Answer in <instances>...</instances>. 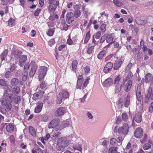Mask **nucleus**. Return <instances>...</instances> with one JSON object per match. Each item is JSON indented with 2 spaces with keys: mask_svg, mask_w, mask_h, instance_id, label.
<instances>
[{
  "mask_svg": "<svg viewBox=\"0 0 153 153\" xmlns=\"http://www.w3.org/2000/svg\"><path fill=\"white\" fill-rule=\"evenodd\" d=\"M69 144V141L67 140L66 137H62L58 140V146L60 147L58 149V150L63 151L65 147L67 146Z\"/></svg>",
  "mask_w": 153,
  "mask_h": 153,
  "instance_id": "nucleus-1",
  "label": "nucleus"
},
{
  "mask_svg": "<svg viewBox=\"0 0 153 153\" xmlns=\"http://www.w3.org/2000/svg\"><path fill=\"white\" fill-rule=\"evenodd\" d=\"M129 127L127 123H124L122 126L119 127L118 129L119 133H122L124 135H127L128 132Z\"/></svg>",
  "mask_w": 153,
  "mask_h": 153,
  "instance_id": "nucleus-2",
  "label": "nucleus"
},
{
  "mask_svg": "<svg viewBox=\"0 0 153 153\" xmlns=\"http://www.w3.org/2000/svg\"><path fill=\"white\" fill-rule=\"evenodd\" d=\"M47 70V68L43 66L41 67L39 71V80H41L44 78Z\"/></svg>",
  "mask_w": 153,
  "mask_h": 153,
  "instance_id": "nucleus-3",
  "label": "nucleus"
},
{
  "mask_svg": "<svg viewBox=\"0 0 153 153\" xmlns=\"http://www.w3.org/2000/svg\"><path fill=\"white\" fill-rule=\"evenodd\" d=\"M59 122V119H54L51 120L49 124L48 127L49 128H54L58 125Z\"/></svg>",
  "mask_w": 153,
  "mask_h": 153,
  "instance_id": "nucleus-4",
  "label": "nucleus"
},
{
  "mask_svg": "<svg viewBox=\"0 0 153 153\" xmlns=\"http://www.w3.org/2000/svg\"><path fill=\"white\" fill-rule=\"evenodd\" d=\"M65 108L60 107L57 108L55 112V115L56 117H59L63 115L65 113Z\"/></svg>",
  "mask_w": 153,
  "mask_h": 153,
  "instance_id": "nucleus-5",
  "label": "nucleus"
},
{
  "mask_svg": "<svg viewBox=\"0 0 153 153\" xmlns=\"http://www.w3.org/2000/svg\"><path fill=\"white\" fill-rule=\"evenodd\" d=\"M1 105L4 106H6L7 110H10L11 109V105L7 99L3 97L1 100Z\"/></svg>",
  "mask_w": 153,
  "mask_h": 153,
  "instance_id": "nucleus-6",
  "label": "nucleus"
},
{
  "mask_svg": "<svg viewBox=\"0 0 153 153\" xmlns=\"http://www.w3.org/2000/svg\"><path fill=\"white\" fill-rule=\"evenodd\" d=\"M3 97L5 98L9 102H12L13 100L14 97L13 94L11 93H4Z\"/></svg>",
  "mask_w": 153,
  "mask_h": 153,
  "instance_id": "nucleus-7",
  "label": "nucleus"
},
{
  "mask_svg": "<svg viewBox=\"0 0 153 153\" xmlns=\"http://www.w3.org/2000/svg\"><path fill=\"white\" fill-rule=\"evenodd\" d=\"M74 19L73 13L72 12H70L66 14V19L68 23H72L74 21Z\"/></svg>",
  "mask_w": 153,
  "mask_h": 153,
  "instance_id": "nucleus-8",
  "label": "nucleus"
},
{
  "mask_svg": "<svg viewBox=\"0 0 153 153\" xmlns=\"http://www.w3.org/2000/svg\"><path fill=\"white\" fill-rule=\"evenodd\" d=\"M22 52L18 49H16L13 50L11 53L12 56L16 59H18L22 54Z\"/></svg>",
  "mask_w": 153,
  "mask_h": 153,
  "instance_id": "nucleus-9",
  "label": "nucleus"
},
{
  "mask_svg": "<svg viewBox=\"0 0 153 153\" xmlns=\"http://www.w3.org/2000/svg\"><path fill=\"white\" fill-rule=\"evenodd\" d=\"M132 84V82L131 80H128L126 83H125L124 85V90L126 92L129 91L131 88Z\"/></svg>",
  "mask_w": 153,
  "mask_h": 153,
  "instance_id": "nucleus-10",
  "label": "nucleus"
},
{
  "mask_svg": "<svg viewBox=\"0 0 153 153\" xmlns=\"http://www.w3.org/2000/svg\"><path fill=\"white\" fill-rule=\"evenodd\" d=\"M134 136L137 138H140L143 135L142 129L140 128H136L134 132Z\"/></svg>",
  "mask_w": 153,
  "mask_h": 153,
  "instance_id": "nucleus-11",
  "label": "nucleus"
},
{
  "mask_svg": "<svg viewBox=\"0 0 153 153\" xmlns=\"http://www.w3.org/2000/svg\"><path fill=\"white\" fill-rule=\"evenodd\" d=\"M123 62L122 59L120 58L117 60L114 65V70H118L121 66Z\"/></svg>",
  "mask_w": 153,
  "mask_h": 153,
  "instance_id": "nucleus-12",
  "label": "nucleus"
},
{
  "mask_svg": "<svg viewBox=\"0 0 153 153\" xmlns=\"http://www.w3.org/2000/svg\"><path fill=\"white\" fill-rule=\"evenodd\" d=\"M44 91H39L33 95V98L34 100H38L42 97Z\"/></svg>",
  "mask_w": 153,
  "mask_h": 153,
  "instance_id": "nucleus-13",
  "label": "nucleus"
},
{
  "mask_svg": "<svg viewBox=\"0 0 153 153\" xmlns=\"http://www.w3.org/2000/svg\"><path fill=\"white\" fill-rule=\"evenodd\" d=\"M113 66V64L111 62L108 63L105 65L103 69V71L105 73H107L110 71Z\"/></svg>",
  "mask_w": 153,
  "mask_h": 153,
  "instance_id": "nucleus-14",
  "label": "nucleus"
},
{
  "mask_svg": "<svg viewBox=\"0 0 153 153\" xmlns=\"http://www.w3.org/2000/svg\"><path fill=\"white\" fill-rule=\"evenodd\" d=\"M146 95L149 98H150L151 100H153V88H152L151 87H149L146 91Z\"/></svg>",
  "mask_w": 153,
  "mask_h": 153,
  "instance_id": "nucleus-15",
  "label": "nucleus"
},
{
  "mask_svg": "<svg viewBox=\"0 0 153 153\" xmlns=\"http://www.w3.org/2000/svg\"><path fill=\"white\" fill-rule=\"evenodd\" d=\"M27 59V56L26 55H22L20 58L19 61V65L21 66L22 67L24 65Z\"/></svg>",
  "mask_w": 153,
  "mask_h": 153,
  "instance_id": "nucleus-16",
  "label": "nucleus"
},
{
  "mask_svg": "<svg viewBox=\"0 0 153 153\" xmlns=\"http://www.w3.org/2000/svg\"><path fill=\"white\" fill-rule=\"evenodd\" d=\"M37 68V65L36 64H34L32 67L29 73V75L31 77H32L34 76Z\"/></svg>",
  "mask_w": 153,
  "mask_h": 153,
  "instance_id": "nucleus-17",
  "label": "nucleus"
},
{
  "mask_svg": "<svg viewBox=\"0 0 153 153\" xmlns=\"http://www.w3.org/2000/svg\"><path fill=\"white\" fill-rule=\"evenodd\" d=\"M43 106V103L41 102H39L38 103V105L35 108V112L36 113H38L40 112Z\"/></svg>",
  "mask_w": 153,
  "mask_h": 153,
  "instance_id": "nucleus-18",
  "label": "nucleus"
},
{
  "mask_svg": "<svg viewBox=\"0 0 153 153\" xmlns=\"http://www.w3.org/2000/svg\"><path fill=\"white\" fill-rule=\"evenodd\" d=\"M106 41L109 44L112 43L114 42V38L112 34H107Z\"/></svg>",
  "mask_w": 153,
  "mask_h": 153,
  "instance_id": "nucleus-19",
  "label": "nucleus"
},
{
  "mask_svg": "<svg viewBox=\"0 0 153 153\" xmlns=\"http://www.w3.org/2000/svg\"><path fill=\"white\" fill-rule=\"evenodd\" d=\"M19 83V81L16 78H13L10 81V84L12 86H17Z\"/></svg>",
  "mask_w": 153,
  "mask_h": 153,
  "instance_id": "nucleus-20",
  "label": "nucleus"
},
{
  "mask_svg": "<svg viewBox=\"0 0 153 153\" xmlns=\"http://www.w3.org/2000/svg\"><path fill=\"white\" fill-rule=\"evenodd\" d=\"M152 75L150 73H149L145 76V81L146 83H149L150 82L152 81Z\"/></svg>",
  "mask_w": 153,
  "mask_h": 153,
  "instance_id": "nucleus-21",
  "label": "nucleus"
},
{
  "mask_svg": "<svg viewBox=\"0 0 153 153\" xmlns=\"http://www.w3.org/2000/svg\"><path fill=\"white\" fill-rule=\"evenodd\" d=\"M59 93L62 94L61 95L63 97L64 100L68 98L69 96V93L65 90H63L62 92H60Z\"/></svg>",
  "mask_w": 153,
  "mask_h": 153,
  "instance_id": "nucleus-22",
  "label": "nucleus"
},
{
  "mask_svg": "<svg viewBox=\"0 0 153 153\" xmlns=\"http://www.w3.org/2000/svg\"><path fill=\"white\" fill-rule=\"evenodd\" d=\"M20 92V88L18 86H16L12 89V94L15 95H17Z\"/></svg>",
  "mask_w": 153,
  "mask_h": 153,
  "instance_id": "nucleus-23",
  "label": "nucleus"
},
{
  "mask_svg": "<svg viewBox=\"0 0 153 153\" xmlns=\"http://www.w3.org/2000/svg\"><path fill=\"white\" fill-rule=\"evenodd\" d=\"M69 125V122L67 120L63 121L60 126V129H62L68 127Z\"/></svg>",
  "mask_w": 153,
  "mask_h": 153,
  "instance_id": "nucleus-24",
  "label": "nucleus"
},
{
  "mask_svg": "<svg viewBox=\"0 0 153 153\" xmlns=\"http://www.w3.org/2000/svg\"><path fill=\"white\" fill-rule=\"evenodd\" d=\"M134 120L137 123L140 122L142 120V117L140 113H137L135 114L134 118Z\"/></svg>",
  "mask_w": 153,
  "mask_h": 153,
  "instance_id": "nucleus-25",
  "label": "nucleus"
},
{
  "mask_svg": "<svg viewBox=\"0 0 153 153\" xmlns=\"http://www.w3.org/2000/svg\"><path fill=\"white\" fill-rule=\"evenodd\" d=\"M7 113V111L4 108L0 107V116L2 118H4L3 115H6Z\"/></svg>",
  "mask_w": 153,
  "mask_h": 153,
  "instance_id": "nucleus-26",
  "label": "nucleus"
},
{
  "mask_svg": "<svg viewBox=\"0 0 153 153\" xmlns=\"http://www.w3.org/2000/svg\"><path fill=\"white\" fill-rule=\"evenodd\" d=\"M112 81V80L111 78H108L106 79L104 82L103 85L105 87H108L109 86Z\"/></svg>",
  "mask_w": 153,
  "mask_h": 153,
  "instance_id": "nucleus-27",
  "label": "nucleus"
},
{
  "mask_svg": "<svg viewBox=\"0 0 153 153\" xmlns=\"http://www.w3.org/2000/svg\"><path fill=\"white\" fill-rule=\"evenodd\" d=\"M56 6L55 5H49L48 7V11L50 13H53L55 11Z\"/></svg>",
  "mask_w": 153,
  "mask_h": 153,
  "instance_id": "nucleus-28",
  "label": "nucleus"
},
{
  "mask_svg": "<svg viewBox=\"0 0 153 153\" xmlns=\"http://www.w3.org/2000/svg\"><path fill=\"white\" fill-rule=\"evenodd\" d=\"M61 25L60 26L61 29L62 30L67 31L68 29V25L66 24L65 21H64L63 22H61Z\"/></svg>",
  "mask_w": 153,
  "mask_h": 153,
  "instance_id": "nucleus-29",
  "label": "nucleus"
},
{
  "mask_svg": "<svg viewBox=\"0 0 153 153\" xmlns=\"http://www.w3.org/2000/svg\"><path fill=\"white\" fill-rule=\"evenodd\" d=\"M62 94H59L57 97V103L58 104H61L62 102L63 97L61 95Z\"/></svg>",
  "mask_w": 153,
  "mask_h": 153,
  "instance_id": "nucleus-30",
  "label": "nucleus"
},
{
  "mask_svg": "<svg viewBox=\"0 0 153 153\" xmlns=\"http://www.w3.org/2000/svg\"><path fill=\"white\" fill-rule=\"evenodd\" d=\"M78 62L76 60H74L72 63V70L74 71H75L76 70Z\"/></svg>",
  "mask_w": 153,
  "mask_h": 153,
  "instance_id": "nucleus-31",
  "label": "nucleus"
},
{
  "mask_svg": "<svg viewBox=\"0 0 153 153\" xmlns=\"http://www.w3.org/2000/svg\"><path fill=\"white\" fill-rule=\"evenodd\" d=\"M28 75V73L27 71H24L22 75V80L24 81H26Z\"/></svg>",
  "mask_w": 153,
  "mask_h": 153,
  "instance_id": "nucleus-32",
  "label": "nucleus"
},
{
  "mask_svg": "<svg viewBox=\"0 0 153 153\" xmlns=\"http://www.w3.org/2000/svg\"><path fill=\"white\" fill-rule=\"evenodd\" d=\"M106 52L105 51H102L97 55L98 58L100 59H101L102 58L105 56Z\"/></svg>",
  "mask_w": 153,
  "mask_h": 153,
  "instance_id": "nucleus-33",
  "label": "nucleus"
},
{
  "mask_svg": "<svg viewBox=\"0 0 153 153\" xmlns=\"http://www.w3.org/2000/svg\"><path fill=\"white\" fill-rule=\"evenodd\" d=\"M130 102V96L129 94H128L126 99V101L125 102V106L126 107H128L129 105Z\"/></svg>",
  "mask_w": 153,
  "mask_h": 153,
  "instance_id": "nucleus-34",
  "label": "nucleus"
},
{
  "mask_svg": "<svg viewBox=\"0 0 153 153\" xmlns=\"http://www.w3.org/2000/svg\"><path fill=\"white\" fill-rule=\"evenodd\" d=\"M29 132L32 136L34 137L36 136V132L35 129L32 126L29 127Z\"/></svg>",
  "mask_w": 153,
  "mask_h": 153,
  "instance_id": "nucleus-35",
  "label": "nucleus"
},
{
  "mask_svg": "<svg viewBox=\"0 0 153 153\" xmlns=\"http://www.w3.org/2000/svg\"><path fill=\"white\" fill-rule=\"evenodd\" d=\"M73 149L74 150H77L79 151L82 150L81 146L78 143H75L73 146Z\"/></svg>",
  "mask_w": 153,
  "mask_h": 153,
  "instance_id": "nucleus-36",
  "label": "nucleus"
},
{
  "mask_svg": "<svg viewBox=\"0 0 153 153\" xmlns=\"http://www.w3.org/2000/svg\"><path fill=\"white\" fill-rule=\"evenodd\" d=\"M7 131L10 132H11L14 130V126L11 124H9L7 125L6 127Z\"/></svg>",
  "mask_w": 153,
  "mask_h": 153,
  "instance_id": "nucleus-37",
  "label": "nucleus"
},
{
  "mask_svg": "<svg viewBox=\"0 0 153 153\" xmlns=\"http://www.w3.org/2000/svg\"><path fill=\"white\" fill-rule=\"evenodd\" d=\"M8 53L7 49H5L1 55V59L2 61L5 59V57Z\"/></svg>",
  "mask_w": 153,
  "mask_h": 153,
  "instance_id": "nucleus-38",
  "label": "nucleus"
},
{
  "mask_svg": "<svg viewBox=\"0 0 153 153\" xmlns=\"http://www.w3.org/2000/svg\"><path fill=\"white\" fill-rule=\"evenodd\" d=\"M83 82V80H77L76 86V87L77 89H81V87L82 86Z\"/></svg>",
  "mask_w": 153,
  "mask_h": 153,
  "instance_id": "nucleus-39",
  "label": "nucleus"
},
{
  "mask_svg": "<svg viewBox=\"0 0 153 153\" xmlns=\"http://www.w3.org/2000/svg\"><path fill=\"white\" fill-rule=\"evenodd\" d=\"M117 148L115 147H111L109 148L108 153H115L117 151Z\"/></svg>",
  "mask_w": 153,
  "mask_h": 153,
  "instance_id": "nucleus-40",
  "label": "nucleus"
},
{
  "mask_svg": "<svg viewBox=\"0 0 153 153\" xmlns=\"http://www.w3.org/2000/svg\"><path fill=\"white\" fill-rule=\"evenodd\" d=\"M121 84H117L115 86V91L117 93H119L121 89Z\"/></svg>",
  "mask_w": 153,
  "mask_h": 153,
  "instance_id": "nucleus-41",
  "label": "nucleus"
},
{
  "mask_svg": "<svg viewBox=\"0 0 153 153\" xmlns=\"http://www.w3.org/2000/svg\"><path fill=\"white\" fill-rule=\"evenodd\" d=\"M55 31V28H50L48 29L47 33V34L49 36H52L53 35Z\"/></svg>",
  "mask_w": 153,
  "mask_h": 153,
  "instance_id": "nucleus-42",
  "label": "nucleus"
},
{
  "mask_svg": "<svg viewBox=\"0 0 153 153\" xmlns=\"http://www.w3.org/2000/svg\"><path fill=\"white\" fill-rule=\"evenodd\" d=\"M90 33L89 31H88L87 33L86 36L85 37V39L84 42L85 44H86L88 42V41L89 40V39L90 37Z\"/></svg>",
  "mask_w": 153,
  "mask_h": 153,
  "instance_id": "nucleus-43",
  "label": "nucleus"
},
{
  "mask_svg": "<svg viewBox=\"0 0 153 153\" xmlns=\"http://www.w3.org/2000/svg\"><path fill=\"white\" fill-rule=\"evenodd\" d=\"M122 82L120 81V78L119 76H117L115 78L114 83L115 84H121Z\"/></svg>",
  "mask_w": 153,
  "mask_h": 153,
  "instance_id": "nucleus-44",
  "label": "nucleus"
},
{
  "mask_svg": "<svg viewBox=\"0 0 153 153\" xmlns=\"http://www.w3.org/2000/svg\"><path fill=\"white\" fill-rule=\"evenodd\" d=\"M21 100V97L20 96H17L15 97H14V99L13 101L14 103L16 104H18Z\"/></svg>",
  "mask_w": 153,
  "mask_h": 153,
  "instance_id": "nucleus-45",
  "label": "nucleus"
},
{
  "mask_svg": "<svg viewBox=\"0 0 153 153\" xmlns=\"http://www.w3.org/2000/svg\"><path fill=\"white\" fill-rule=\"evenodd\" d=\"M81 15L80 11L78 10H76L74 12V15L76 18L78 17Z\"/></svg>",
  "mask_w": 153,
  "mask_h": 153,
  "instance_id": "nucleus-46",
  "label": "nucleus"
},
{
  "mask_svg": "<svg viewBox=\"0 0 153 153\" xmlns=\"http://www.w3.org/2000/svg\"><path fill=\"white\" fill-rule=\"evenodd\" d=\"M136 96L137 97V100L139 102H141L142 99V97L141 93H136Z\"/></svg>",
  "mask_w": 153,
  "mask_h": 153,
  "instance_id": "nucleus-47",
  "label": "nucleus"
},
{
  "mask_svg": "<svg viewBox=\"0 0 153 153\" xmlns=\"http://www.w3.org/2000/svg\"><path fill=\"white\" fill-rule=\"evenodd\" d=\"M113 3L117 7H121L122 6L123 4L117 0H113Z\"/></svg>",
  "mask_w": 153,
  "mask_h": 153,
  "instance_id": "nucleus-48",
  "label": "nucleus"
},
{
  "mask_svg": "<svg viewBox=\"0 0 153 153\" xmlns=\"http://www.w3.org/2000/svg\"><path fill=\"white\" fill-rule=\"evenodd\" d=\"M151 147V146L149 143H146L143 144V148L145 150H146L149 149Z\"/></svg>",
  "mask_w": 153,
  "mask_h": 153,
  "instance_id": "nucleus-49",
  "label": "nucleus"
},
{
  "mask_svg": "<svg viewBox=\"0 0 153 153\" xmlns=\"http://www.w3.org/2000/svg\"><path fill=\"white\" fill-rule=\"evenodd\" d=\"M150 100H151V99L149 98V97L145 95L144 99L143 101V104H146Z\"/></svg>",
  "mask_w": 153,
  "mask_h": 153,
  "instance_id": "nucleus-50",
  "label": "nucleus"
},
{
  "mask_svg": "<svg viewBox=\"0 0 153 153\" xmlns=\"http://www.w3.org/2000/svg\"><path fill=\"white\" fill-rule=\"evenodd\" d=\"M132 64L131 63H129L125 69V72L126 73L128 72L130 70L132 66Z\"/></svg>",
  "mask_w": 153,
  "mask_h": 153,
  "instance_id": "nucleus-51",
  "label": "nucleus"
},
{
  "mask_svg": "<svg viewBox=\"0 0 153 153\" xmlns=\"http://www.w3.org/2000/svg\"><path fill=\"white\" fill-rule=\"evenodd\" d=\"M122 119L124 121H126L128 119V116L126 113H123L122 115Z\"/></svg>",
  "mask_w": 153,
  "mask_h": 153,
  "instance_id": "nucleus-52",
  "label": "nucleus"
},
{
  "mask_svg": "<svg viewBox=\"0 0 153 153\" xmlns=\"http://www.w3.org/2000/svg\"><path fill=\"white\" fill-rule=\"evenodd\" d=\"M118 137H117V140L118 142L120 143V144H121L123 140V138L121 136L118 135Z\"/></svg>",
  "mask_w": 153,
  "mask_h": 153,
  "instance_id": "nucleus-53",
  "label": "nucleus"
},
{
  "mask_svg": "<svg viewBox=\"0 0 153 153\" xmlns=\"http://www.w3.org/2000/svg\"><path fill=\"white\" fill-rule=\"evenodd\" d=\"M88 118L90 119H92L93 118V116L92 113L90 112H87L86 114Z\"/></svg>",
  "mask_w": 153,
  "mask_h": 153,
  "instance_id": "nucleus-54",
  "label": "nucleus"
},
{
  "mask_svg": "<svg viewBox=\"0 0 153 153\" xmlns=\"http://www.w3.org/2000/svg\"><path fill=\"white\" fill-rule=\"evenodd\" d=\"M106 27L105 24H102L100 28L101 30L103 33L105 32L106 31Z\"/></svg>",
  "mask_w": 153,
  "mask_h": 153,
  "instance_id": "nucleus-55",
  "label": "nucleus"
},
{
  "mask_svg": "<svg viewBox=\"0 0 153 153\" xmlns=\"http://www.w3.org/2000/svg\"><path fill=\"white\" fill-rule=\"evenodd\" d=\"M11 76V73L9 71L7 72L4 75L5 77L7 79L10 78Z\"/></svg>",
  "mask_w": 153,
  "mask_h": 153,
  "instance_id": "nucleus-56",
  "label": "nucleus"
},
{
  "mask_svg": "<svg viewBox=\"0 0 153 153\" xmlns=\"http://www.w3.org/2000/svg\"><path fill=\"white\" fill-rule=\"evenodd\" d=\"M15 22V20L11 18L8 21V23L9 25H10L11 26L13 25V23Z\"/></svg>",
  "mask_w": 153,
  "mask_h": 153,
  "instance_id": "nucleus-57",
  "label": "nucleus"
},
{
  "mask_svg": "<svg viewBox=\"0 0 153 153\" xmlns=\"http://www.w3.org/2000/svg\"><path fill=\"white\" fill-rule=\"evenodd\" d=\"M94 48V45H92L91 47L89 48L87 50V52L88 54H90L92 53V51Z\"/></svg>",
  "mask_w": 153,
  "mask_h": 153,
  "instance_id": "nucleus-58",
  "label": "nucleus"
},
{
  "mask_svg": "<svg viewBox=\"0 0 153 153\" xmlns=\"http://www.w3.org/2000/svg\"><path fill=\"white\" fill-rule=\"evenodd\" d=\"M106 36L107 34H105L101 37V38L100 40V43H102L105 41L106 38Z\"/></svg>",
  "mask_w": 153,
  "mask_h": 153,
  "instance_id": "nucleus-59",
  "label": "nucleus"
},
{
  "mask_svg": "<svg viewBox=\"0 0 153 153\" xmlns=\"http://www.w3.org/2000/svg\"><path fill=\"white\" fill-rule=\"evenodd\" d=\"M89 80L90 78H87L85 79L83 84V86L84 87H85L87 86V85L88 83V81Z\"/></svg>",
  "mask_w": 153,
  "mask_h": 153,
  "instance_id": "nucleus-60",
  "label": "nucleus"
},
{
  "mask_svg": "<svg viewBox=\"0 0 153 153\" xmlns=\"http://www.w3.org/2000/svg\"><path fill=\"white\" fill-rule=\"evenodd\" d=\"M117 140L116 139L114 138H112L110 140V143L111 144V145H114V144Z\"/></svg>",
  "mask_w": 153,
  "mask_h": 153,
  "instance_id": "nucleus-61",
  "label": "nucleus"
},
{
  "mask_svg": "<svg viewBox=\"0 0 153 153\" xmlns=\"http://www.w3.org/2000/svg\"><path fill=\"white\" fill-rule=\"evenodd\" d=\"M55 41L54 39L50 40L48 42V44L50 46H52L53 45H54L55 43Z\"/></svg>",
  "mask_w": 153,
  "mask_h": 153,
  "instance_id": "nucleus-62",
  "label": "nucleus"
},
{
  "mask_svg": "<svg viewBox=\"0 0 153 153\" xmlns=\"http://www.w3.org/2000/svg\"><path fill=\"white\" fill-rule=\"evenodd\" d=\"M29 66L30 64L28 62L26 63L24 67L25 71L28 70L29 69Z\"/></svg>",
  "mask_w": 153,
  "mask_h": 153,
  "instance_id": "nucleus-63",
  "label": "nucleus"
},
{
  "mask_svg": "<svg viewBox=\"0 0 153 153\" xmlns=\"http://www.w3.org/2000/svg\"><path fill=\"white\" fill-rule=\"evenodd\" d=\"M67 43L69 45H71L75 44V42H74L73 41L70 39H68L67 40Z\"/></svg>",
  "mask_w": 153,
  "mask_h": 153,
  "instance_id": "nucleus-64",
  "label": "nucleus"
}]
</instances>
